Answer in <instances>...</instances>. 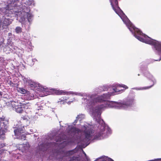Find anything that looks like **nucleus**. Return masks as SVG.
Listing matches in <instances>:
<instances>
[{
  "instance_id": "23",
  "label": "nucleus",
  "mask_w": 161,
  "mask_h": 161,
  "mask_svg": "<svg viewBox=\"0 0 161 161\" xmlns=\"http://www.w3.org/2000/svg\"><path fill=\"white\" fill-rule=\"evenodd\" d=\"M154 85V83H153V84L150 86H147V87H145L143 88V89H148L150 88H151L152 86H153Z\"/></svg>"
},
{
  "instance_id": "8",
  "label": "nucleus",
  "mask_w": 161,
  "mask_h": 161,
  "mask_svg": "<svg viewBox=\"0 0 161 161\" xmlns=\"http://www.w3.org/2000/svg\"><path fill=\"white\" fill-rule=\"evenodd\" d=\"M134 99L133 98L127 99L122 103H117V106L120 107H128L132 105Z\"/></svg>"
},
{
  "instance_id": "18",
  "label": "nucleus",
  "mask_w": 161,
  "mask_h": 161,
  "mask_svg": "<svg viewBox=\"0 0 161 161\" xmlns=\"http://www.w3.org/2000/svg\"><path fill=\"white\" fill-rule=\"evenodd\" d=\"M15 30L17 33H21L22 31V29L20 27H17Z\"/></svg>"
},
{
  "instance_id": "10",
  "label": "nucleus",
  "mask_w": 161,
  "mask_h": 161,
  "mask_svg": "<svg viewBox=\"0 0 161 161\" xmlns=\"http://www.w3.org/2000/svg\"><path fill=\"white\" fill-rule=\"evenodd\" d=\"M71 156H72L71 154ZM80 160L81 157L78 155H75L71 156V161H80Z\"/></svg>"
},
{
  "instance_id": "15",
  "label": "nucleus",
  "mask_w": 161,
  "mask_h": 161,
  "mask_svg": "<svg viewBox=\"0 0 161 161\" xmlns=\"http://www.w3.org/2000/svg\"><path fill=\"white\" fill-rule=\"evenodd\" d=\"M18 91L24 94H26L28 92L27 90H26L22 88H18Z\"/></svg>"
},
{
  "instance_id": "11",
  "label": "nucleus",
  "mask_w": 161,
  "mask_h": 161,
  "mask_svg": "<svg viewBox=\"0 0 161 161\" xmlns=\"http://www.w3.org/2000/svg\"><path fill=\"white\" fill-rule=\"evenodd\" d=\"M54 93L58 95H65L67 94L68 93V92L64 91L63 90H55L54 91Z\"/></svg>"
},
{
  "instance_id": "14",
  "label": "nucleus",
  "mask_w": 161,
  "mask_h": 161,
  "mask_svg": "<svg viewBox=\"0 0 161 161\" xmlns=\"http://www.w3.org/2000/svg\"><path fill=\"white\" fill-rule=\"evenodd\" d=\"M26 9H27L28 10V12L27 13V17L28 21H29V19L31 18L32 15L30 13V8L28 7H26Z\"/></svg>"
},
{
  "instance_id": "16",
  "label": "nucleus",
  "mask_w": 161,
  "mask_h": 161,
  "mask_svg": "<svg viewBox=\"0 0 161 161\" xmlns=\"http://www.w3.org/2000/svg\"><path fill=\"white\" fill-rule=\"evenodd\" d=\"M11 104L12 107L14 109L19 106L18 105V103L14 101L12 102Z\"/></svg>"
},
{
  "instance_id": "4",
  "label": "nucleus",
  "mask_w": 161,
  "mask_h": 161,
  "mask_svg": "<svg viewBox=\"0 0 161 161\" xmlns=\"http://www.w3.org/2000/svg\"><path fill=\"white\" fill-rule=\"evenodd\" d=\"M93 133L91 129H87L86 128L84 131V135L85 137L81 139L80 143L83 145L87 146L89 144V142L92 138V134Z\"/></svg>"
},
{
  "instance_id": "22",
  "label": "nucleus",
  "mask_w": 161,
  "mask_h": 161,
  "mask_svg": "<svg viewBox=\"0 0 161 161\" xmlns=\"http://www.w3.org/2000/svg\"><path fill=\"white\" fill-rule=\"evenodd\" d=\"M118 86L119 87H123L125 88V89H127L128 88V87L126 86L123 84L119 85L117 86Z\"/></svg>"
},
{
  "instance_id": "25",
  "label": "nucleus",
  "mask_w": 161,
  "mask_h": 161,
  "mask_svg": "<svg viewBox=\"0 0 161 161\" xmlns=\"http://www.w3.org/2000/svg\"><path fill=\"white\" fill-rule=\"evenodd\" d=\"M111 4L112 6V8H113V9H114V10L115 12L117 13V11H116V9L114 7L113 4L111 2Z\"/></svg>"
},
{
  "instance_id": "35",
  "label": "nucleus",
  "mask_w": 161,
  "mask_h": 161,
  "mask_svg": "<svg viewBox=\"0 0 161 161\" xmlns=\"http://www.w3.org/2000/svg\"><path fill=\"white\" fill-rule=\"evenodd\" d=\"M71 94H73L72 93V92H71Z\"/></svg>"
},
{
  "instance_id": "17",
  "label": "nucleus",
  "mask_w": 161,
  "mask_h": 161,
  "mask_svg": "<svg viewBox=\"0 0 161 161\" xmlns=\"http://www.w3.org/2000/svg\"><path fill=\"white\" fill-rule=\"evenodd\" d=\"M22 147H23V150H28L29 147V144H23V145H21Z\"/></svg>"
},
{
  "instance_id": "32",
  "label": "nucleus",
  "mask_w": 161,
  "mask_h": 161,
  "mask_svg": "<svg viewBox=\"0 0 161 161\" xmlns=\"http://www.w3.org/2000/svg\"><path fill=\"white\" fill-rule=\"evenodd\" d=\"M8 35L9 36H11L12 35V33H9L8 34Z\"/></svg>"
},
{
  "instance_id": "30",
  "label": "nucleus",
  "mask_w": 161,
  "mask_h": 161,
  "mask_svg": "<svg viewBox=\"0 0 161 161\" xmlns=\"http://www.w3.org/2000/svg\"><path fill=\"white\" fill-rule=\"evenodd\" d=\"M3 95V92H0V101L1 100V99L2 98Z\"/></svg>"
},
{
  "instance_id": "38",
  "label": "nucleus",
  "mask_w": 161,
  "mask_h": 161,
  "mask_svg": "<svg viewBox=\"0 0 161 161\" xmlns=\"http://www.w3.org/2000/svg\"><path fill=\"white\" fill-rule=\"evenodd\" d=\"M140 75L139 74H138V75Z\"/></svg>"
},
{
  "instance_id": "3",
  "label": "nucleus",
  "mask_w": 161,
  "mask_h": 161,
  "mask_svg": "<svg viewBox=\"0 0 161 161\" xmlns=\"http://www.w3.org/2000/svg\"><path fill=\"white\" fill-rule=\"evenodd\" d=\"M128 28L130 31H131L132 33H134V35L137 39L141 42H145L147 44V41H150L151 39H146L143 38L141 36L138 35H142L143 36V34L140 30L136 28L133 25H130V26H128ZM145 38H146V36H144Z\"/></svg>"
},
{
  "instance_id": "19",
  "label": "nucleus",
  "mask_w": 161,
  "mask_h": 161,
  "mask_svg": "<svg viewBox=\"0 0 161 161\" xmlns=\"http://www.w3.org/2000/svg\"><path fill=\"white\" fill-rule=\"evenodd\" d=\"M22 106H23V108L25 109H30L31 107V106L29 105V104L27 103L26 104H23Z\"/></svg>"
},
{
  "instance_id": "24",
  "label": "nucleus",
  "mask_w": 161,
  "mask_h": 161,
  "mask_svg": "<svg viewBox=\"0 0 161 161\" xmlns=\"http://www.w3.org/2000/svg\"><path fill=\"white\" fill-rule=\"evenodd\" d=\"M95 161H103V160L98 159L97 160ZM105 161H114L113 159L110 158H109L108 159H107Z\"/></svg>"
},
{
  "instance_id": "37",
  "label": "nucleus",
  "mask_w": 161,
  "mask_h": 161,
  "mask_svg": "<svg viewBox=\"0 0 161 161\" xmlns=\"http://www.w3.org/2000/svg\"><path fill=\"white\" fill-rule=\"evenodd\" d=\"M69 161H70V159L69 160Z\"/></svg>"
},
{
  "instance_id": "29",
  "label": "nucleus",
  "mask_w": 161,
  "mask_h": 161,
  "mask_svg": "<svg viewBox=\"0 0 161 161\" xmlns=\"http://www.w3.org/2000/svg\"><path fill=\"white\" fill-rule=\"evenodd\" d=\"M113 90L115 92H118L119 91H117V88L116 87H114L113 88Z\"/></svg>"
},
{
  "instance_id": "5",
  "label": "nucleus",
  "mask_w": 161,
  "mask_h": 161,
  "mask_svg": "<svg viewBox=\"0 0 161 161\" xmlns=\"http://www.w3.org/2000/svg\"><path fill=\"white\" fill-rule=\"evenodd\" d=\"M147 44L153 45L155 49L157 51L158 54L157 56L158 57V58L154 60L155 61H159L161 59V42L156 40L151 39L150 41H147Z\"/></svg>"
},
{
  "instance_id": "33",
  "label": "nucleus",
  "mask_w": 161,
  "mask_h": 161,
  "mask_svg": "<svg viewBox=\"0 0 161 161\" xmlns=\"http://www.w3.org/2000/svg\"><path fill=\"white\" fill-rule=\"evenodd\" d=\"M117 91H119V92L121 90H120L117 88Z\"/></svg>"
},
{
  "instance_id": "1",
  "label": "nucleus",
  "mask_w": 161,
  "mask_h": 161,
  "mask_svg": "<svg viewBox=\"0 0 161 161\" xmlns=\"http://www.w3.org/2000/svg\"><path fill=\"white\" fill-rule=\"evenodd\" d=\"M55 140L56 142H59L63 141L59 144L58 146L60 149L56 152L57 154L60 155V158L62 159L64 157H68L69 158L70 155V150L66 151L64 149L66 146L69 144L70 142L69 138L64 133L62 132L56 137Z\"/></svg>"
},
{
  "instance_id": "36",
  "label": "nucleus",
  "mask_w": 161,
  "mask_h": 161,
  "mask_svg": "<svg viewBox=\"0 0 161 161\" xmlns=\"http://www.w3.org/2000/svg\"><path fill=\"white\" fill-rule=\"evenodd\" d=\"M71 153L72 152V150H71Z\"/></svg>"
},
{
  "instance_id": "27",
  "label": "nucleus",
  "mask_w": 161,
  "mask_h": 161,
  "mask_svg": "<svg viewBox=\"0 0 161 161\" xmlns=\"http://www.w3.org/2000/svg\"><path fill=\"white\" fill-rule=\"evenodd\" d=\"M6 146L5 143H2L0 144V148H1Z\"/></svg>"
},
{
  "instance_id": "21",
  "label": "nucleus",
  "mask_w": 161,
  "mask_h": 161,
  "mask_svg": "<svg viewBox=\"0 0 161 161\" xmlns=\"http://www.w3.org/2000/svg\"><path fill=\"white\" fill-rule=\"evenodd\" d=\"M84 115L83 114H80L78 115L76 117V120H78L79 119L82 118L83 117Z\"/></svg>"
},
{
  "instance_id": "6",
  "label": "nucleus",
  "mask_w": 161,
  "mask_h": 161,
  "mask_svg": "<svg viewBox=\"0 0 161 161\" xmlns=\"http://www.w3.org/2000/svg\"><path fill=\"white\" fill-rule=\"evenodd\" d=\"M14 132L16 138L22 140H25L26 136L24 132L23 128L21 127L16 128L14 130Z\"/></svg>"
},
{
  "instance_id": "28",
  "label": "nucleus",
  "mask_w": 161,
  "mask_h": 161,
  "mask_svg": "<svg viewBox=\"0 0 161 161\" xmlns=\"http://www.w3.org/2000/svg\"><path fill=\"white\" fill-rule=\"evenodd\" d=\"M115 2L116 5L117 6V8L119 9V8L118 7V3L117 0H115Z\"/></svg>"
},
{
  "instance_id": "9",
  "label": "nucleus",
  "mask_w": 161,
  "mask_h": 161,
  "mask_svg": "<svg viewBox=\"0 0 161 161\" xmlns=\"http://www.w3.org/2000/svg\"><path fill=\"white\" fill-rule=\"evenodd\" d=\"M1 21L2 27H3V28H5V27H7L11 23V21L9 19L4 18Z\"/></svg>"
},
{
  "instance_id": "12",
  "label": "nucleus",
  "mask_w": 161,
  "mask_h": 161,
  "mask_svg": "<svg viewBox=\"0 0 161 161\" xmlns=\"http://www.w3.org/2000/svg\"><path fill=\"white\" fill-rule=\"evenodd\" d=\"M15 110L17 113H22L23 112V107L22 105H19L15 108Z\"/></svg>"
},
{
  "instance_id": "7",
  "label": "nucleus",
  "mask_w": 161,
  "mask_h": 161,
  "mask_svg": "<svg viewBox=\"0 0 161 161\" xmlns=\"http://www.w3.org/2000/svg\"><path fill=\"white\" fill-rule=\"evenodd\" d=\"M114 93L108 92L106 94H104L103 96H98L95 97L93 99V102L94 103L103 102L105 99H108V97L111 95H113Z\"/></svg>"
},
{
  "instance_id": "20",
  "label": "nucleus",
  "mask_w": 161,
  "mask_h": 161,
  "mask_svg": "<svg viewBox=\"0 0 161 161\" xmlns=\"http://www.w3.org/2000/svg\"><path fill=\"white\" fill-rule=\"evenodd\" d=\"M29 85L32 87H35L36 86V83L35 82H31V83H29Z\"/></svg>"
},
{
  "instance_id": "26",
  "label": "nucleus",
  "mask_w": 161,
  "mask_h": 161,
  "mask_svg": "<svg viewBox=\"0 0 161 161\" xmlns=\"http://www.w3.org/2000/svg\"><path fill=\"white\" fill-rule=\"evenodd\" d=\"M103 105H101L98 106L97 108L99 109H101L103 108Z\"/></svg>"
},
{
  "instance_id": "31",
  "label": "nucleus",
  "mask_w": 161,
  "mask_h": 161,
  "mask_svg": "<svg viewBox=\"0 0 161 161\" xmlns=\"http://www.w3.org/2000/svg\"><path fill=\"white\" fill-rule=\"evenodd\" d=\"M1 23H2V21H1V20L0 19V29L1 28Z\"/></svg>"
},
{
  "instance_id": "13",
  "label": "nucleus",
  "mask_w": 161,
  "mask_h": 161,
  "mask_svg": "<svg viewBox=\"0 0 161 161\" xmlns=\"http://www.w3.org/2000/svg\"><path fill=\"white\" fill-rule=\"evenodd\" d=\"M104 130L105 129H104L103 131H100L99 132L96 133L94 137V139H98L101 136H102L103 134V131H104Z\"/></svg>"
},
{
  "instance_id": "34",
  "label": "nucleus",
  "mask_w": 161,
  "mask_h": 161,
  "mask_svg": "<svg viewBox=\"0 0 161 161\" xmlns=\"http://www.w3.org/2000/svg\"><path fill=\"white\" fill-rule=\"evenodd\" d=\"M73 129V128L72 127H71V130Z\"/></svg>"
},
{
  "instance_id": "2",
  "label": "nucleus",
  "mask_w": 161,
  "mask_h": 161,
  "mask_svg": "<svg viewBox=\"0 0 161 161\" xmlns=\"http://www.w3.org/2000/svg\"><path fill=\"white\" fill-rule=\"evenodd\" d=\"M8 120L5 116H3L0 118V139L4 140L5 138V133L8 128Z\"/></svg>"
}]
</instances>
